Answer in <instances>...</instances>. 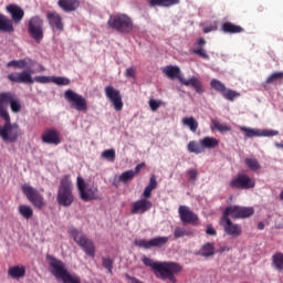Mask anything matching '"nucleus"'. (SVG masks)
Instances as JSON below:
<instances>
[{
    "mask_svg": "<svg viewBox=\"0 0 283 283\" xmlns=\"http://www.w3.org/2000/svg\"><path fill=\"white\" fill-rule=\"evenodd\" d=\"M0 32H7L9 34H12V32H14V25L12 24V20H10L3 13H0Z\"/></svg>",
    "mask_w": 283,
    "mask_h": 283,
    "instance_id": "25",
    "label": "nucleus"
},
{
    "mask_svg": "<svg viewBox=\"0 0 283 283\" xmlns=\"http://www.w3.org/2000/svg\"><path fill=\"white\" fill-rule=\"evenodd\" d=\"M32 65H34V62L30 57L18 60V70H27L28 67H32Z\"/></svg>",
    "mask_w": 283,
    "mask_h": 283,
    "instance_id": "43",
    "label": "nucleus"
},
{
    "mask_svg": "<svg viewBox=\"0 0 283 283\" xmlns=\"http://www.w3.org/2000/svg\"><path fill=\"white\" fill-rule=\"evenodd\" d=\"M207 45V40L205 38H199L195 43V49L191 50L192 54H196L200 59H205L206 61H209V53H207V49L205 48Z\"/></svg>",
    "mask_w": 283,
    "mask_h": 283,
    "instance_id": "21",
    "label": "nucleus"
},
{
    "mask_svg": "<svg viewBox=\"0 0 283 283\" xmlns=\"http://www.w3.org/2000/svg\"><path fill=\"white\" fill-rule=\"evenodd\" d=\"M244 164L250 169V171H260L262 169V165H260V160L255 157H248L244 159Z\"/></svg>",
    "mask_w": 283,
    "mask_h": 283,
    "instance_id": "34",
    "label": "nucleus"
},
{
    "mask_svg": "<svg viewBox=\"0 0 283 283\" xmlns=\"http://www.w3.org/2000/svg\"><path fill=\"white\" fill-rule=\"evenodd\" d=\"M260 134H261V138L262 137L270 138L271 136H277L280 134V132L272 130V129H263V130H260Z\"/></svg>",
    "mask_w": 283,
    "mask_h": 283,
    "instance_id": "49",
    "label": "nucleus"
},
{
    "mask_svg": "<svg viewBox=\"0 0 283 283\" xmlns=\"http://www.w3.org/2000/svg\"><path fill=\"white\" fill-rule=\"evenodd\" d=\"M150 8H171V6H178L180 0H147Z\"/></svg>",
    "mask_w": 283,
    "mask_h": 283,
    "instance_id": "26",
    "label": "nucleus"
},
{
    "mask_svg": "<svg viewBox=\"0 0 283 283\" xmlns=\"http://www.w3.org/2000/svg\"><path fill=\"white\" fill-rule=\"evenodd\" d=\"M57 6L63 12H76L81 7V0H59Z\"/></svg>",
    "mask_w": 283,
    "mask_h": 283,
    "instance_id": "23",
    "label": "nucleus"
},
{
    "mask_svg": "<svg viewBox=\"0 0 283 283\" xmlns=\"http://www.w3.org/2000/svg\"><path fill=\"white\" fill-rule=\"evenodd\" d=\"M211 125V129H216L217 132H220V134H224V132H231V126L222 124L218 119H212Z\"/></svg>",
    "mask_w": 283,
    "mask_h": 283,
    "instance_id": "35",
    "label": "nucleus"
},
{
    "mask_svg": "<svg viewBox=\"0 0 283 283\" xmlns=\"http://www.w3.org/2000/svg\"><path fill=\"white\" fill-rule=\"evenodd\" d=\"M19 213L24 218L25 220H30L32 216H34V210L30 206L21 205L19 206Z\"/></svg>",
    "mask_w": 283,
    "mask_h": 283,
    "instance_id": "38",
    "label": "nucleus"
},
{
    "mask_svg": "<svg viewBox=\"0 0 283 283\" xmlns=\"http://www.w3.org/2000/svg\"><path fill=\"white\" fill-rule=\"evenodd\" d=\"M240 132L244 134V138H261L260 129L239 126Z\"/></svg>",
    "mask_w": 283,
    "mask_h": 283,
    "instance_id": "33",
    "label": "nucleus"
},
{
    "mask_svg": "<svg viewBox=\"0 0 283 283\" xmlns=\"http://www.w3.org/2000/svg\"><path fill=\"white\" fill-rule=\"evenodd\" d=\"M64 98L76 112H87V99L83 95L72 90H66L64 92Z\"/></svg>",
    "mask_w": 283,
    "mask_h": 283,
    "instance_id": "10",
    "label": "nucleus"
},
{
    "mask_svg": "<svg viewBox=\"0 0 283 283\" xmlns=\"http://www.w3.org/2000/svg\"><path fill=\"white\" fill-rule=\"evenodd\" d=\"M22 192L29 202L32 203L34 209H38L39 211H43V209H45V199L43 198V195L36 190V188L25 184L22 186Z\"/></svg>",
    "mask_w": 283,
    "mask_h": 283,
    "instance_id": "9",
    "label": "nucleus"
},
{
    "mask_svg": "<svg viewBox=\"0 0 283 283\" xmlns=\"http://www.w3.org/2000/svg\"><path fill=\"white\" fill-rule=\"evenodd\" d=\"M154 190L151 189V188H148L147 186H146V188H145V190H144V192H143V199L144 200H149V198H151V192H153Z\"/></svg>",
    "mask_w": 283,
    "mask_h": 283,
    "instance_id": "56",
    "label": "nucleus"
},
{
    "mask_svg": "<svg viewBox=\"0 0 283 283\" xmlns=\"http://www.w3.org/2000/svg\"><path fill=\"white\" fill-rule=\"evenodd\" d=\"M192 234H193V232L191 230H188V229H185V228H181V227H176L175 231H174L175 240H178L180 238H185L186 235L189 237V235H192Z\"/></svg>",
    "mask_w": 283,
    "mask_h": 283,
    "instance_id": "40",
    "label": "nucleus"
},
{
    "mask_svg": "<svg viewBox=\"0 0 283 283\" xmlns=\"http://www.w3.org/2000/svg\"><path fill=\"white\" fill-rule=\"evenodd\" d=\"M102 157L105 158V160H109V163H114V160H116V150L106 149L102 153Z\"/></svg>",
    "mask_w": 283,
    "mask_h": 283,
    "instance_id": "47",
    "label": "nucleus"
},
{
    "mask_svg": "<svg viewBox=\"0 0 283 283\" xmlns=\"http://www.w3.org/2000/svg\"><path fill=\"white\" fill-rule=\"evenodd\" d=\"M142 262L145 266L153 269L156 277H159V280L164 282L168 280L171 283H178L176 275L182 271V265L179 263L174 261L158 262L147 256H143Z\"/></svg>",
    "mask_w": 283,
    "mask_h": 283,
    "instance_id": "1",
    "label": "nucleus"
},
{
    "mask_svg": "<svg viewBox=\"0 0 283 283\" xmlns=\"http://www.w3.org/2000/svg\"><path fill=\"white\" fill-rule=\"evenodd\" d=\"M41 140L44 145H61V133L56 128H48L41 135Z\"/></svg>",
    "mask_w": 283,
    "mask_h": 283,
    "instance_id": "17",
    "label": "nucleus"
},
{
    "mask_svg": "<svg viewBox=\"0 0 283 283\" xmlns=\"http://www.w3.org/2000/svg\"><path fill=\"white\" fill-rule=\"evenodd\" d=\"M224 251H230V249L228 247H221L219 249V253H224Z\"/></svg>",
    "mask_w": 283,
    "mask_h": 283,
    "instance_id": "60",
    "label": "nucleus"
},
{
    "mask_svg": "<svg viewBox=\"0 0 283 283\" xmlns=\"http://www.w3.org/2000/svg\"><path fill=\"white\" fill-rule=\"evenodd\" d=\"M199 255H201V258H213V255H216V243H205L199 250Z\"/></svg>",
    "mask_w": 283,
    "mask_h": 283,
    "instance_id": "30",
    "label": "nucleus"
},
{
    "mask_svg": "<svg viewBox=\"0 0 283 283\" xmlns=\"http://www.w3.org/2000/svg\"><path fill=\"white\" fill-rule=\"evenodd\" d=\"M107 25L119 34H129L134 30V20L125 13H116L109 17Z\"/></svg>",
    "mask_w": 283,
    "mask_h": 283,
    "instance_id": "4",
    "label": "nucleus"
},
{
    "mask_svg": "<svg viewBox=\"0 0 283 283\" xmlns=\"http://www.w3.org/2000/svg\"><path fill=\"white\" fill-rule=\"evenodd\" d=\"M169 242V237H156L150 240L139 239L135 240V247H139L140 249H161Z\"/></svg>",
    "mask_w": 283,
    "mask_h": 283,
    "instance_id": "15",
    "label": "nucleus"
},
{
    "mask_svg": "<svg viewBox=\"0 0 283 283\" xmlns=\"http://www.w3.org/2000/svg\"><path fill=\"white\" fill-rule=\"evenodd\" d=\"M179 81L186 87H192L197 94H202L205 92V87L202 86V82L198 80V77L192 76L189 80H185L184 77H179Z\"/></svg>",
    "mask_w": 283,
    "mask_h": 283,
    "instance_id": "24",
    "label": "nucleus"
},
{
    "mask_svg": "<svg viewBox=\"0 0 283 283\" xmlns=\"http://www.w3.org/2000/svg\"><path fill=\"white\" fill-rule=\"evenodd\" d=\"M188 151L190 154H202L205 148L200 145V143L191 140L188 143Z\"/></svg>",
    "mask_w": 283,
    "mask_h": 283,
    "instance_id": "39",
    "label": "nucleus"
},
{
    "mask_svg": "<svg viewBox=\"0 0 283 283\" xmlns=\"http://www.w3.org/2000/svg\"><path fill=\"white\" fill-rule=\"evenodd\" d=\"M275 147H276L277 149H283V144L275 143Z\"/></svg>",
    "mask_w": 283,
    "mask_h": 283,
    "instance_id": "62",
    "label": "nucleus"
},
{
    "mask_svg": "<svg viewBox=\"0 0 283 283\" xmlns=\"http://www.w3.org/2000/svg\"><path fill=\"white\" fill-rule=\"evenodd\" d=\"M231 189H254L255 179L249 177V175L239 174L235 178L230 181Z\"/></svg>",
    "mask_w": 283,
    "mask_h": 283,
    "instance_id": "13",
    "label": "nucleus"
},
{
    "mask_svg": "<svg viewBox=\"0 0 283 283\" xmlns=\"http://www.w3.org/2000/svg\"><path fill=\"white\" fill-rule=\"evenodd\" d=\"M8 275L13 280H21V277H25V266L23 265H14L9 268Z\"/></svg>",
    "mask_w": 283,
    "mask_h": 283,
    "instance_id": "29",
    "label": "nucleus"
},
{
    "mask_svg": "<svg viewBox=\"0 0 283 283\" xmlns=\"http://www.w3.org/2000/svg\"><path fill=\"white\" fill-rule=\"evenodd\" d=\"M280 200L283 201V190H282L281 193H280Z\"/></svg>",
    "mask_w": 283,
    "mask_h": 283,
    "instance_id": "63",
    "label": "nucleus"
},
{
    "mask_svg": "<svg viewBox=\"0 0 283 283\" xmlns=\"http://www.w3.org/2000/svg\"><path fill=\"white\" fill-rule=\"evenodd\" d=\"M102 266H104V269H106L107 272L112 274V269H114V260L109 258H103Z\"/></svg>",
    "mask_w": 283,
    "mask_h": 283,
    "instance_id": "48",
    "label": "nucleus"
},
{
    "mask_svg": "<svg viewBox=\"0 0 283 283\" xmlns=\"http://www.w3.org/2000/svg\"><path fill=\"white\" fill-rule=\"evenodd\" d=\"M46 20L53 32H63V30H65L63 18L57 12H54V11L48 12Z\"/></svg>",
    "mask_w": 283,
    "mask_h": 283,
    "instance_id": "18",
    "label": "nucleus"
},
{
    "mask_svg": "<svg viewBox=\"0 0 283 283\" xmlns=\"http://www.w3.org/2000/svg\"><path fill=\"white\" fill-rule=\"evenodd\" d=\"M148 104H149L151 112H157V109L160 107V105H163V102L156 101V99H150Z\"/></svg>",
    "mask_w": 283,
    "mask_h": 283,
    "instance_id": "50",
    "label": "nucleus"
},
{
    "mask_svg": "<svg viewBox=\"0 0 283 283\" xmlns=\"http://www.w3.org/2000/svg\"><path fill=\"white\" fill-rule=\"evenodd\" d=\"M148 189H151L154 191V189H156L158 187V181L156 180V175H153L149 179V184L148 186Z\"/></svg>",
    "mask_w": 283,
    "mask_h": 283,
    "instance_id": "53",
    "label": "nucleus"
},
{
    "mask_svg": "<svg viewBox=\"0 0 283 283\" xmlns=\"http://www.w3.org/2000/svg\"><path fill=\"white\" fill-rule=\"evenodd\" d=\"M28 32L36 43L43 41V19L39 15L30 18L28 22Z\"/></svg>",
    "mask_w": 283,
    "mask_h": 283,
    "instance_id": "12",
    "label": "nucleus"
},
{
    "mask_svg": "<svg viewBox=\"0 0 283 283\" xmlns=\"http://www.w3.org/2000/svg\"><path fill=\"white\" fill-rule=\"evenodd\" d=\"M104 92L106 98L112 102L115 112H120L123 109V95H120V91L108 85L105 87Z\"/></svg>",
    "mask_w": 283,
    "mask_h": 283,
    "instance_id": "16",
    "label": "nucleus"
},
{
    "mask_svg": "<svg viewBox=\"0 0 283 283\" xmlns=\"http://www.w3.org/2000/svg\"><path fill=\"white\" fill-rule=\"evenodd\" d=\"M213 30H216V27H213V25L205 27L203 33L209 34V32H213Z\"/></svg>",
    "mask_w": 283,
    "mask_h": 283,
    "instance_id": "59",
    "label": "nucleus"
},
{
    "mask_svg": "<svg viewBox=\"0 0 283 283\" xmlns=\"http://www.w3.org/2000/svg\"><path fill=\"white\" fill-rule=\"evenodd\" d=\"M151 207H154V203H151V201L149 199L142 198L132 203L130 213L133 216H136L138 213L139 214L147 213V211H149V209H151Z\"/></svg>",
    "mask_w": 283,
    "mask_h": 283,
    "instance_id": "20",
    "label": "nucleus"
},
{
    "mask_svg": "<svg viewBox=\"0 0 283 283\" xmlns=\"http://www.w3.org/2000/svg\"><path fill=\"white\" fill-rule=\"evenodd\" d=\"M85 179H83V177H77V189L80 196L85 191Z\"/></svg>",
    "mask_w": 283,
    "mask_h": 283,
    "instance_id": "51",
    "label": "nucleus"
},
{
    "mask_svg": "<svg viewBox=\"0 0 283 283\" xmlns=\"http://www.w3.org/2000/svg\"><path fill=\"white\" fill-rule=\"evenodd\" d=\"M223 213L231 216L233 220H244L251 218L255 213V210L253 207L230 206L224 209Z\"/></svg>",
    "mask_w": 283,
    "mask_h": 283,
    "instance_id": "11",
    "label": "nucleus"
},
{
    "mask_svg": "<svg viewBox=\"0 0 283 283\" xmlns=\"http://www.w3.org/2000/svg\"><path fill=\"white\" fill-rule=\"evenodd\" d=\"M163 73L168 77V78H178L180 81V67L174 66V65H168L163 69Z\"/></svg>",
    "mask_w": 283,
    "mask_h": 283,
    "instance_id": "32",
    "label": "nucleus"
},
{
    "mask_svg": "<svg viewBox=\"0 0 283 283\" xmlns=\"http://www.w3.org/2000/svg\"><path fill=\"white\" fill-rule=\"evenodd\" d=\"M221 224L227 235H231V238H240V235H242V226H240L239 223H233V221H231V218H229L226 212H223V216L221 218Z\"/></svg>",
    "mask_w": 283,
    "mask_h": 283,
    "instance_id": "14",
    "label": "nucleus"
},
{
    "mask_svg": "<svg viewBox=\"0 0 283 283\" xmlns=\"http://www.w3.org/2000/svg\"><path fill=\"white\" fill-rule=\"evenodd\" d=\"M182 125H186V127H189L190 132L196 134L198 132V120L193 117H184L182 118Z\"/></svg>",
    "mask_w": 283,
    "mask_h": 283,
    "instance_id": "37",
    "label": "nucleus"
},
{
    "mask_svg": "<svg viewBox=\"0 0 283 283\" xmlns=\"http://www.w3.org/2000/svg\"><path fill=\"white\" fill-rule=\"evenodd\" d=\"M199 143L203 147L205 151V149H216V147L220 145V139L207 136L200 139Z\"/></svg>",
    "mask_w": 283,
    "mask_h": 283,
    "instance_id": "31",
    "label": "nucleus"
},
{
    "mask_svg": "<svg viewBox=\"0 0 283 283\" xmlns=\"http://www.w3.org/2000/svg\"><path fill=\"white\" fill-rule=\"evenodd\" d=\"M187 175L189 177V180H191L192 182H196V180H198V170L190 169L187 171Z\"/></svg>",
    "mask_w": 283,
    "mask_h": 283,
    "instance_id": "52",
    "label": "nucleus"
},
{
    "mask_svg": "<svg viewBox=\"0 0 283 283\" xmlns=\"http://www.w3.org/2000/svg\"><path fill=\"white\" fill-rule=\"evenodd\" d=\"M7 12L11 14L13 23H21V21H23V17H25V12L18 4H9L7 7Z\"/></svg>",
    "mask_w": 283,
    "mask_h": 283,
    "instance_id": "22",
    "label": "nucleus"
},
{
    "mask_svg": "<svg viewBox=\"0 0 283 283\" xmlns=\"http://www.w3.org/2000/svg\"><path fill=\"white\" fill-rule=\"evenodd\" d=\"M4 125H0V138L4 143H17L19 137L22 136L21 128L18 124H12L10 118H2Z\"/></svg>",
    "mask_w": 283,
    "mask_h": 283,
    "instance_id": "7",
    "label": "nucleus"
},
{
    "mask_svg": "<svg viewBox=\"0 0 283 283\" xmlns=\"http://www.w3.org/2000/svg\"><path fill=\"white\" fill-rule=\"evenodd\" d=\"M51 83H54L55 85L59 86H65V85H70L71 81L67 77H63V76H52Z\"/></svg>",
    "mask_w": 283,
    "mask_h": 283,
    "instance_id": "46",
    "label": "nucleus"
},
{
    "mask_svg": "<svg viewBox=\"0 0 283 283\" xmlns=\"http://www.w3.org/2000/svg\"><path fill=\"white\" fill-rule=\"evenodd\" d=\"M272 265L276 271H283V253L276 252L272 255Z\"/></svg>",
    "mask_w": 283,
    "mask_h": 283,
    "instance_id": "36",
    "label": "nucleus"
},
{
    "mask_svg": "<svg viewBox=\"0 0 283 283\" xmlns=\"http://www.w3.org/2000/svg\"><path fill=\"white\" fill-rule=\"evenodd\" d=\"M74 202V195L72 193V180L70 176H64L61 179L59 192H57V203L61 207H72Z\"/></svg>",
    "mask_w": 283,
    "mask_h": 283,
    "instance_id": "6",
    "label": "nucleus"
},
{
    "mask_svg": "<svg viewBox=\"0 0 283 283\" xmlns=\"http://www.w3.org/2000/svg\"><path fill=\"white\" fill-rule=\"evenodd\" d=\"M84 202H91V200H98V188L93 187L83 191L80 196Z\"/></svg>",
    "mask_w": 283,
    "mask_h": 283,
    "instance_id": "28",
    "label": "nucleus"
},
{
    "mask_svg": "<svg viewBox=\"0 0 283 283\" xmlns=\"http://www.w3.org/2000/svg\"><path fill=\"white\" fill-rule=\"evenodd\" d=\"M9 81L11 83H24L25 85H32L35 83H41L45 85L48 83H52V76L40 75L32 78V70H24L20 73H11L8 75Z\"/></svg>",
    "mask_w": 283,
    "mask_h": 283,
    "instance_id": "5",
    "label": "nucleus"
},
{
    "mask_svg": "<svg viewBox=\"0 0 283 283\" xmlns=\"http://www.w3.org/2000/svg\"><path fill=\"white\" fill-rule=\"evenodd\" d=\"M10 105L11 112L19 114L21 112V101L13 92L0 93V118H10L8 106Z\"/></svg>",
    "mask_w": 283,
    "mask_h": 283,
    "instance_id": "3",
    "label": "nucleus"
},
{
    "mask_svg": "<svg viewBox=\"0 0 283 283\" xmlns=\"http://www.w3.org/2000/svg\"><path fill=\"white\" fill-rule=\"evenodd\" d=\"M18 66H19V60H12L7 64V67H18Z\"/></svg>",
    "mask_w": 283,
    "mask_h": 283,
    "instance_id": "58",
    "label": "nucleus"
},
{
    "mask_svg": "<svg viewBox=\"0 0 283 283\" xmlns=\"http://www.w3.org/2000/svg\"><path fill=\"white\" fill-rule=\"evenodd\" d=\"M71 238H73L74 242L82 248L88 258H95L96 245H94V241H92V239L87 238V235L76 229L71 231Z\"/></svg>",
    "mask_w": 283,
    "mask_h": 283,
    "instance_id": "8",
    "label": "nucleus"
},
{
    "mask_svg": "<svg viewBox=\"0 0 283 283\" xmlns=\"http://www.w3.org/2000/svg\"><path fill=\"white\" fill-rule=\"evenodd\" d=\"M206 233H207V235H212V237L218 235V231H216V228H213L212 224H208L206 227Z\"/></svg>",
    "mask_w": 283,
    "mask_h": 283,
    "instance_id": "55",
    "label": "nucleus"
},
{
    "mask_svg": "<svg viewBox=\"0 0 283 283\" xmlns=\"http://www.w3.org/2000/svg\"><path fill=\"white\" fill-rule=\"evenodd\" d=\"M226 101H235L238 96H240V93L231 90V88H226V91L221 94Z\"/></svg>",
    "mask_w": 283,
    "mask_h": 283,
    "instance_id": "44",
    "label": "nucleus"
},
{
    "mask_svg": "<svg viewBox=\"0 0 283 283\" xmlns=\"http://www.w3.org/2000/svg\"><path fill=\"white\" fill-rule=\"evenodd\" d=\"M258 229H259L260 231H262V230L264 229V223H263V222H259Z\"/></svg>",
    "mask_w": 283,
    "mask_h": 283,
    "instance_id": "61",
    "label": "nucleus"
},
{
    "mask_svg": "<svg viewBox=\"0 0 283 283\" xmlns=\"http://www.w3.org/2000/svg\"><path fill=\"white\" fill-rule=\"evenodd\" d=\"M179 218L182 224H198V214L193 213L187 206H180L178 208Z\"/></svg>",
    "mask_w": 283,
    "mask_h": 283,
    "instance_id": "19",
    "label": "nucleus"
},
{
    "mask_svg": "<svg viewBox=\"0 0 283 283\" xmlns=\"http://www.w3.org/2000/svg\"><path fill=\"white\" fill-rule=\"evenodd\" d=\"M210 86L212 90H214V92H218L219 94H222L227 90L224 83L216 78L210 81Z\"/></svg>",
    "mask_w": 283,
    "mask_h": 283,
    "instance_id": "41",
    "label": "nucleus"
},
{
    "mask_svg": "<svg viewBox=\"0 0 283 283\" xmlns=\"http://www.w3.org/2000/svg\"><path fill=\"white\" fill-rule=\"evenodd\" d=\"M279 81H283V72H274L272 73L265 81L266 85H273V83H277Z\"/></svg>",
    "mask_w": 283,
    "mask_h": 283,
    "instance_id": "42",
    "label": "nucleus"
},
{
    "mask_svg": "<svg viewBox=\"0 0 283 283\" xmlns=\"http://www.w3.org/2000/svg\"><path fill=\"white\" fill-rule=\"evenodd\" d=\"M48 260L51 273L56 280H62L63 283H81V277L72 276V274L67 272V269H65V263H63V261L54 256H48Z\"/></svg>",
    "mask_w": 283,
    "mask_h": 283,
    "instance_id": "2",
    "label": "nucleus"
},
{
    "mask_svg": "<svg viewBox=\"0 0 283 283\" xmlns=\"http://www.w3.org/2000/svg\"><path fill=\"white\" fill-rule=\"evenodd\" d=\"M136 176V172L134 170H127L122 172V176H119V182H129V180H134Z\"/></svg>",
    "mask_w": 283,
    "mask_h": 283,
    "instance_id": "45",
    "label": "nucleus"
},
{
    "mask_svg": "<svg viewBox=\"0 0 283 283\" xmlns=\"http://www.w3.org/2000/svg\"><path fill=\"white\" fill-rule=\"evenodd\" d=\"M222 32L226 34H240L244 32V28L233 24L232 22H224L221 27Z\"/></svg>",
    "mask_w": 283,
    "mask_h": 283,
    "instance_id": "27",
    "label": "nucleus"
},
{
    "mask_svg": "<svg viewBox=\"0 0 283 283\" xmlns=\"http://www.w3.org/2000/svg\"><path fill=\"white\" fill-rule=\"evenodd\" d=\"M125 76L126 78H136V69L134 67L126 69Z\"/></svg>",
    "mask_w": 283,
    "mask_h": 283,
    "instance_id": "54",
    "label": "nucleus"
},
{
    "mask_svg": "<svg viewBox=\"0 0 283 283\" xmlns=\"http://www.w3.org/2000/svg\"><path fill=\"white\" fill-rule=\"evenodd\" d=\"M143 169H145V163H142V164H139V165H137V166L135 167V171H134L135 176H137V174H138L139 171H142Z\"/></svg>",
    "mask_w": 283,
    "mask_h": 283,
    "instance_id": "57",
    "label": "nucleus"
}]
</instances>
